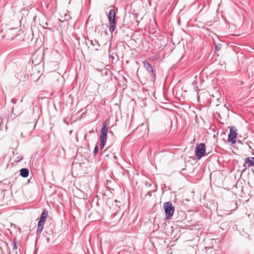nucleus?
Returning a JSON list of instances; mask_svg holds the SVG:
<instances>
[{
	"mask_svg": "<svg viewBox=\"0 0 254 254\" xmlns=\"http://www.w3.org/2000/svg\"><path fill=\"white\" fill-rule=\"evenodd\" d=\"M163 208L165 212L166 218L168 219H170L175 211V208L172 203L170 201L165 202L163 204Z\"/></svg>",
	"mask_w": 254,
	"mask_h": 254,
	"instance_id": "1",
	"label": "nucleus"
},
{
	"mask_svg": "<svg viewBox=\"0 0 254 254\" xmlns=\"http://www.w3.org/2000/svg\"><path fill=\"white\" fill-rule=\"evenodd\" d=\"M109 19V24L110 25L109 30L111 33H113L115 30V18H116V12L115 10L113 9L110 10L109 14L108 15Z\"/></svg>",
	"mask_w": 254,
	"mask_h": 254,
	"instance_id": "2",
	"label": "nucleus"
},
{
	"mask_svg": "<svg viewBox=\"0 0 254 254\" xmlns=\"http://www.w3.org/2000/svg\"><path fill=\"white\" fill-rule=\"evenodd\" d=\"M205 153V146L204 143H200L196 148V156L198 159H200Z\"/></svg>",
	"mask_w": 254,
	"mask_h": 254,
	"instance_id": "3",
	"label": "nucleus"
},
{
	"mask_svg": "<svg viewBox=\"0 0 254 254\" xmlns=\"http://www.w3.org/2000/svg\"><path fill=\"white\" fill-rule=\"evenodd\" d=\"M237 129L235 127L233 126L231 127L230 129V133L228 136V141L231 142L232 144L235 143L236 142V137H237Z\"/></svg>",
	"mask_w": 254,
	"mask_h": 254,
	"instance_id": "4",
	"label": "nucleus"
},
{
	"mask_svg": "<svg viewBox=\"0 0 254 254\" xmlns=\"http://www.w3.org/2000/svg\"><path fill=\"white\" fill-rule=\"evenodd\" d=\"M108 130V124L107 122H105L103 124L102 127L101 128L100 140H106Z\"/></svg>",
	"mask_w": 254,
	"mask_h": 254,
	"instance_id": "5",
	"label": "nucleus"
},
{
	"mask_svg": "<svg viewBox=\"0 0 254 254\" xmlns=\"http://www.w3.org/2000/svg\"><path fill=\"white\" fill-rule=\"evenodd\" d=\"M143 64L145 68L150 73V76H152V79L154 80L155 78V73L152 65L147 61H144Z\"/></svg>",
	"mask_w": 254,
	"mask_h": 254,
	"instance_id": "6",
	"label": "nucleus"
},
{
	"mask_svg": "<svg viewBox=\"0 0 254 254\" xmlns=\"http://www.w3.org/2000/svg\"><path fill=\"white\" fill-rule=\"evenodd\" d=\"M23 112L22 107L21 106H17L16 107H13L12 108V113L14 115H20Z\"/></svg>",
	"mask_w": 254,
	"mask_h": 254,
	"instance_id": "7",
	"label": "nucleus"
},
{
	"mask_svg": "<svg viewBox=\"0 0 254 254\" xmlns=\"http://www.w3.org/2000/svg\"><path fill=\"white\" fill-rule=\"evenodd\" d=\"M245 162L246 164L248 165L249 167H251L254 165V157H247L245 159Z\"/></svg>",
	"mask_w": 254,
	"mask_h": 254,
	"instance_id": "8",
	"label": "nucleus"
},
{
	"mask_svg": "<svg viewBox=\"0 0 254 254\" xmlns=\"http://www.w3.org/2000/svg\"><path fill=\"white\" fill-rule=\"evenodd\" d=\"M48 215V212L46 209H45L41 214L39 221H42V222H45L46 221Z\"/></svg>",
	"mask_w": 254,
	"mask_h": 254,
	"instance_id": "9",
	"label": "nucleus"
},
{
	"mask_svg": "<svg viewBox=\"0 0 254 254\" xmlns=\"http://www.w3.org/2000/svg\"><path fill=\"white\" fill-rule=\"evenodd\" d=\"M45 222H42V221H39L38 224V229L37 231V234H40L43 231L44 226Z\"/></svg>",
	"mask_w": 254,
	"mask_h": 254,
	"instance_id": "10",
	"label": "nucleus"
},
{
	"mask_svg": "<svg viewBox=\"0 0 254 254\" xmlns=\"http://www.w3.org/2000/svg\"><path fill=\"white\" fill-rule=\"evenodd\" d=\"M88 42L90 43L91 45H92L95 48V49L96 50H98V48L100 47V44H99L98 41L94 39L88 40Z\"/></svg>",
	"mask_w": 254,
	"mask_h": 254,
	"instance_id": "11",
	"label": "nucleus"
},
{
	"mask_svg": "<svg viewBox=\"0 0 254 254\" xmlns=\"http://www.w3.org/2000/svg\"><path fill=\"white\" fill-rule=\"evenodd\" d=\"M29 172L28 169L22 168L20 170V175L24 178H26L28 176Z\"/></svg>",
	"mask_w": 254,
	"mask_h": 254,
	"instance_id": "12",
	"label": "nucleus"
},
{
	"mask_svg": "<svg viewBox=\"0 0 254 254\" xmlns=\"http://www.w3.org/2000/svg\"><path fill=\"white\" fill-rule=\"evenodd\" d=\"M19 246H20V244L17 243L16 238L14 239L12 241L13 251L16 250L18 248Z\"/></svg>",
	"mask_w": 254,
	"mask_h": 254,
	"instance_id": "13",
	"label": "nucleus"
},
{
	"mask_svg": "<svg viewBox=\"0 0 254 254\" xmlns=\"http://www.w3.org/2000/svg\"><path fill=\"white\" fill-rule=\"evenodd\" d=\"M106 141H107L106 140H101V142H100V149H102L104 147Z\"/></svg>",
	"mask_w": 254,
	"mask_h": 254,
	"instance_id": "14",
	"label": "nucleus"
},
{
	"mask_svg": "<svg viewBox=\"0 0 254 254\" xmlns=\"http://www.w3.org/2000/svg\"><path fill=\"white\" fill-rule=\"evenodd\" d=\"M23 159V157L22 155H18L15 158V162H19Z\"/></svg>",
	"mask_w": 254,
	"mask_h": 254,
	"instance_id": "15",
	"label": "nucleus"
},
{
	"mask_svg": "<svg viewBox=\"0 0 254 254\" xmlns=\"http://www.w3.org/2000/svg\"><path fill=\"white\" fill-rule=\"evenodd\" d=\"M98 150H99L98 146V145H96L95 146V147L94 148V151H93V153H94L95 155H96L98 153Z\"/></svg>",
	"mask_w": 254,
	"mask_h": 254,
	"instance_id": "16",
	"label": "nucleus"
},
{
	"mask_svg": "<svg viewBox=\"0 0 254 254\" xmlns=\"http://www.w3.org/2000/svg\"><path fill=\"white\" fill-rule=\"evenodd\" d=\"M17 102V100L14 99V98H13L12 100H11V102L13 104H16Z\"/></svg>",
	"mask_w": 254,
	"mask_h": 254,
	"instance_id": "17",
	"label": "nucleus"
},
{
	"mask_svg": "<svg viewBox=\"0 0 254 254\" xmlns=\"http://www.w3.org/2000/svg\"><path fill=\"white\" fill-rule=\"evenodd\" d=\"M215 49L217 51H219L220 49V47L219 46H216Z\"/></svg>",
	"mask_w": 254,
	"mask_h": 254,
	"instance_id": "18",
	"label": "nucleus"
},
{
	"mask_svg": "<svg viewBox=\"0 0 254 254\" xmlns=\"http://www.w3.org/2000/svg\"><path fill=\"white\" fill-rule=\"evenodd\" d=\"M47 242H49V241H50V238H47Z\"/></svg>",
	"mask_w": 254,
	"mask_h": 254,
	"instance_id": "19",
	"label": "nucleus"
},
{
	"mask_svg": "<svg viewBox=\"0 0 254 254\" xmlns=\"http://www.w3.org/2000/svg\"><path fill=\"white\" fill-rule=\"evenodd\" d=\"M114 158L115 159H117V157L116 155L114 156Z\"/></svg>",
	"mask_w": 254,
	"mask_h": 254,
	"instance_id": "20",
	"label": "nucleus"
},
{
	"mask_svg": "<svg viewBox=\"0 0 254 254\" xmlns=\"http://www.w3.org/2000/svg\"><path fill=\"white\" fill-rule=\"evenodd\" d=\"M45 26H48V23H47V22H46V23H45Z\"/></svg>",
	"mask_w": 254,
	"mask_h": 254,
	"instance_id": "21",
	"label": "nucleus"
},
{
	"mask_svg": "<svg viewBox=\"0 0 254 254\" xmlns=\"http://www.w3.org/2000/svg\"><path fill=\"white\" fill-rule=\"evenodd\" d=\"M53 233V231H51V233H50V234H50V235H51Z\"/></svg>",
	"mask_w": 254,
	"mask_h": 254,
	"instance_id": "22",
	"label": "nucleus"
},
{
	"mask_svg": "<svg viewBox=\"0 0 254 254\" xmlns=\"http://www.w3.org/2000/svg\"><path fill=\"white\" fill-rule=\"evenodd\" d=\"M22 101H23V99H22L20 100V102L21 103V102H22Z\"/></svg>",
	"mask_w": 254,
	"mask_h": 254,
	"instance_id": "23",
	"label": "nucleus"
},
{
	"mask_svg": "<svg viewBox=\"0 0 254 254\" xmlns=\"http://www.w3.org/2000/svg\"><path fill=\"white\" fill-rule=\"evenodd\" d=\"M43 27L44 28H46V26H45V25H43Z\"/></svg>",
	"mask_w": 254,
	"mask_h": 254,
	"instance_id": "24",
	"label": "nucleus"
}]
</instances>
